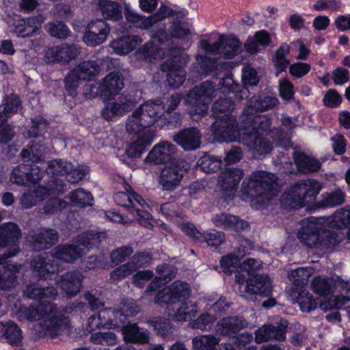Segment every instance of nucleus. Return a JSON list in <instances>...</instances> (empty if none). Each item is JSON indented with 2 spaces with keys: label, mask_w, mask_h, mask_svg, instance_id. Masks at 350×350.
Masks as SVG:
<instances>
[{
  "label": "nucleus",
  "mask_w": 350,
  "mask_h": 350,
  "mask_svg": "<svg viewBox=\"0 0 350 350\" xmlns=\"http://www.w3.org/2000/svg\"><path fill=\"white\" fill-rule=\"evenodd\" d=\"M199 312L196 304L192 301L183 302L177 310L172 315V319L176 321H190Z\"/></svg>",
  "instance_id": "obj_43"
},
{
  "label": "nucleus",
  "mask_w": 350,
  "mask_h": 350,
  "mask_svg": "<svg viewBox=\"0 0 350 350\" xmlns=\"http://www.w3.org/2000/svg\"><path fill=\"white\" fill-rule=\"evenodd\" d=\"M244 172L238 167H227L222 170L217 178V185L226 196L233 197L237 192Z\"/></svg>",
  "instance_id": "obj_13"
},
{
  "label": "nucleus",
  "mask_w": 350,
  "mask_h": 350,
  "mask_svg": "<svg viewBox=\"0 0 350 350\" xmlns=\"http://www.w3.org/2000/svg\"><path fill=\"white\" fill-rule=\"evenodd\" d=\"M99 9L105 18L117 21L122 18V7L117 2L108 0L100 1Z\"/></svg>",
  "instance_id": "obj_45"
},
{
  "label": "nucleus",
  "mask_w": 350,
  "mask_h": 350,
  "mask_svg": "<svg viewBox=\"0 0 350 350\" xmlns=\"http://www.w3.org/2000/svg\"><path fill=\"white\" fill-rule=\"evenodd\" d=\"M40 26V23L37 16L21 19L14 25L13 33L17 37H30L38 29Z\"/></svg>",
  "instance_id": "obj_38"
},
{
  "label": "nucleus",
  "mask_w": 350,
  "mask_h": 350,
  "mask_svg": "<svg viewBox=\"0 0 350 350\" xmlns=\"http://www.w3.org/2000/svg\"><path fill=\"white\" fill-rule=\"evenodd\" d=\"M123 188L125 191L116 192L113 195V200L116 204L128 208L131 212L135 211L138 216V221L141 225L149 224L151 218L148 209L149 205L146 200L132 187L124 181Z\"/></svg>",
  "instance_id": "obj_7"
},
{
  "label": "nucleus",
  "mask_w": 350,
  "mask_h": 350,
  "mask_svg": "<svg viewBox=\"0 0 350 350\" xmlns=\"http://www.w3.org/2000/svg\"><path fill=\"white\" fill-rule=\"evenodd\" d=\"M297 302L301 310L306 312L314 310L319 304L317 299H314L312 295L308 291H301L299 293L297 297Z\"/></svg>",
  "instance_id": "obj_61"
},
{
  "label": "nucleus",
  "mask_w": 350,
  "mask_h": 350,
  "mask_svg": "<svg viewBox=\"0 0 350 350\" xmlns=\"http://www.w3.org/2000/svg\"><path fill=\"white\" fill-rule=\"evenodd\" d=\"M345 193L340 189L331 192H325L321 195V200L318 202L321 208L334 207L345 202Z\"/></svg>",
  "instance_id": "obj_46"
},
{
  "label": "nucleus",
  "mask_w": 350,
  "mask_h": 350,
  "mask_svg": "<svg viewBox=\"0 0 350 350\" xmlns=\"http://www.w3.org/2000/svg\"><path fill=\"white\" fill-rule=\"evenodd\" d=\"M278 178L266 171L253 172L242 183L241 192L245 200L258 204L259 208L267 206L278 196Z\"/></svg>",
  "instance_id": "obj_4"
},
{
  "label": "nucleus",
  "mask_w": 350,
  "mask_h": 350,
  "mask_svg": "<svg viewBox=\"0 0 350 350\" xmlns=\"http://www.w3.org/2000/svg\"><path fill=\"white\" fill-rule=\"evenodd\" d=\"M27 239L32 250L39 252L55 245L58 241L59 236L56 230L42 228L32 231Z\"/></svg>",
  "instance_id": "obj_14"
},
{
  "label": "nucleus",
  "mask_w": 350,
  "mask_h": 350,
  "mask_svg": "<svg viewBox=\"0 0 350 350\" xmlns=\"http://www.w3.org/2000/svg\"><path fill=\"white\" fill-rule=\"evenodd\" d=\"M176 149L175 145L168 142H163L154 146L148 153L146 160L154 164L169 162L172 159Z\"/></svg>",
  "instance_id": "obj_26"
},
{
  "label": "nucleus",
  "mask_w": 350,
  "mask_h": 350,
  "mask_svg": "<svg viewBox=\"0 0 350 350\" xmlns=\"http://www.w3.org/2000/svg\"><path fill=\"white\" fill-rule=\"evenodd\" d=\"M279 100L273 96L262 94L252 97L247 106L244 109V114L248 115L250 112H263L277 107Z\"/></svg>",
  "instance_id": "obj_30"
},
{
  "label": "nucleus",
  "mask_w": 350,
  "mask_h": 350,
  "mask_svg": "<svg viewBox=\"0 0 350 350\" xmlns=\"http://www.w3.org/2000/svg\"><path fill=\"white\" fill-rule=\"evenodd\" d=\"M185 170L176 165L165 167L160 176L159 183L165 191H174L183 179Z\"/></svg>",
  "instance_id": "obj_24"
},
{
  "label": "nucleus",
  "mask_w": 350,
  "mask_h": 350,
  "mask_svg": "<svg viewBox=\"0 0 350 350\" xmlns=\"http://www.w3.org/2000/svg\"><path fill=\"white\" fill-rule=\"evenodd\" d=\"M151 326L153 327L157 335L163 338L172 335L174 330V326L167 319L157 317L149 321Z\"/></svg>",
  "instance_id": "obj_58"
},
{
  "label": "nucleus",
  "mask_w": 350,
  "mask_h": 350,
  "mask_svg": "<svg viewBox=\"0 0 350 350\" xmlns=\"http://www.w3.org/2000/svg\"><path fill=\"white\" fill-rule=\"evenodd\" d=\"M46 29L51 36L58 39H66L70 34V31L66 24L59 21L47 23Z\"/></svg>",
  "instance_id": "obj_60"
},
{
  "label": "nucleus",
  "mask_w": 350,
  "mask_h": 350,
  "mask_svg": "<svg viewBox=\"0 0 350 350\" xmlns=\"http://www.w3.org/2000/svg\"><path fill=\"white\" fill-rule=\"evenodd\" d=\"M134 102L126 96H120L117 100L106 103L102 111V117L106 120H112L116 117L122 116L134 107Z\"/></svg>",
  "instance_id": "obj_19"
},
{
  "label": "nucleus",
  "mask_w": 350,
  "mask_h": 350,
  "mask_svg": "<svg viewBox=\"0 0 350 350\" xmlns=\"http://www.w3.org/2000/svg\"><path fill=\"white\" fill-rule=\"evenodd\" d=\"M88 28V31L84 33L83 40L87 45L91 46L103 43L110 32L109 25L101 19L90 22Z\"/></svg>",
  "instance_id": "obj_18"
},
{
  "label": "nucleus",
  "mask_w": 350,
  "mask_h": 350,
  "mask_svg": "<svg viewBox=\"0 0 350 350\" xmlns=\"http://www.w3.org/2000/svg\"><path fill=\"white\" fill-rule=\"evenodd\" d=\"M1 326V332L2 336L10 345H19L22 342V331L18 325L12 321L5 323L0 322Z\"/></svg>",
  "instance_id": "obj_42"
},
{
  "label": "nucleus",
  "mask_w": 350,
  "mask_h": 350,
  "mask_svg": "<svg viewBox=\"0 0 350 350\" xmlns=\"http://www.w3.org/2000/svg\"><path fill=\"white\" fill-rule=\"evenodd\" d=\"M200 44L205 52L215 53L221 51L226 59H232L241 51V43L238 39L226 38L224 35H219L217 41L213 44L206 39H202Z\"/></svg>",
  "instance_id": "obj_10"
},
{
  "label": "nucleus",
  "mask_w": 350,
  "mask_h": 350,
  "mask_svg": "<svg viewBox=\"0 0 350 350\" xmlns=\"http://www.w3.org/2000/svg\"><path fill=\"white\" fill-rule=\"evenodd\" d=\"M190 294L191 288L187 282L176 280L157 293L155 303L162 306L180 302L187 299Z\"/></svg>",
  "instance_id": "obj_11"
},
{
  "label": "nucleus",
  "mask_w": 350,
  "mask_h": 350,
  "mask_svg": "<svg viewBox=\"0 0 350 350\" xmlns=\"http://www.w3.org/2000/svg\"><path fill=\"white\" fill-rule=\"evenodd\" d=\"M312 273V269L310 267H299L291 270L288 276L290 281L296 286H303L308 280Z\"/></svg>",
  "instance_id": "obj_54"
},
{
  "label": "nucleus",
  "mask_w": 350,
  "mask_h": 350,
  "mask_svg": "<svg viewBox=\"0 0 350 350\" xmlns=\"http://www.w3.org/2000/svg\"><path fill=\"white\" fill-rule=\"evenodd\" d=\"M0 107L7 116L10 118L13 114L17 113L22 109V100L16 94H7L3 97Z\"/></svg>",
  "instance_id": "obj_49"
},
{
  "label": "nucleus",
  "mask_w": 350,
  "mask_h": 350,
  "mask_svg": "<svg viewBox=\"0 0 350 350\" xmlns=\"http://www.w3.org/2000/svg\"><path fill=\"white\" fill-rule=\"evenodd\" d=\"M271 120L268 115H257L254 112H250L248 115H246L243 111L241 115V122L243 126L246 130L251 128L252 132L269 131L271 125Z\"/></svg>",
  "instance_id": "obj_29"
},
{
  "label": "nucleus",
  "mask_w": 350,
  "mask_h": 350,
  "mask_svg": "<svg viewBox=\"0 0 350 350\" xmlns=\"http://www.w3.org/2000/svg\"><path fill=\"white\" fill-rule=\"evenodd\" d=\"M23 293L27 297L40 301V303L46 302V299L54 300L58 295L57 291L54 286H42L37 282L27 285Z\"/></svg>",
  "instance_id": "obj_27"
},
{
  "label": "nucleus",
  "mask_w": 350,
  "mask_h": 350,
  "mask_svg": "<svg viewBox=\"0 0 350 350\" xmlns=\"http://www.w3.org/2000/svg\"><path fill=\"white\" fill-rule=\"evenodd\" d=\"M215 92V85L209 81H204L199 86L194 87L187 94L189 103H197L199 100L210 102Z\"/></svg>",
  "instance_id": "obj_36"
},
{
  "label": "nucleus",
  "mask_w": 350,
  "mask_h": 350,
  "mask_svg": "<svg viewBox=\"0 0 350 350\" xmlns=\"http://www.w3.org/2000/svg\"><path fill=\"white\" fill-rule=\"evenodd\" d=\"M219 339L213 335H199L192 339L194 350H214Z\"/></svg>",
  "instance_id": "obj_53"
},
{
  "label": "nucleus",
  "mask_w": 350,
  "mask_h": 350,
  "mask_svg": "<svg viewBox=\"0 0 350 350\" xmlns=\"http://www.w3.org/2000/svg\"><path fill=\"white\" fill-rule=\"evenodd\" d=\"M31 126L27 131L30 138L42 139L41 135L46 132L48 122L41 116H36L31 119Z\"/></svg>",
  "instance_id": "obj_57"
},
{
  "label": "nucleus",
  "mask_w": 350,
  "mask_h": 350,
  "mask_svg": "<svg viewBox=\"0 0 350 350\" xmlns=\"http://www.w3.org/2000/svg\"><path fill=\"white\" fill-rule=\"evenodd\" d=\"M124 16L126 21L141 29H148L153 26L151 16H145L130 8L129 4L124 5Z\"/></svg>",
  "instance_id": "obj_40"
},
{
  "label": "nucleus",
  "mask_w": 350,
  "mask_h": 350,
  "mask_svg": "<svg viewBox=\"0 0 350 350\" xmlns=\"http://www.w3.org/2000/svg\"><path fill=\"white\" fill-rule=\"evenodd\" d=\"M211 129L214 139L219 142H230L241 138L237 118L232 115L217 119Z\"/></svg>",
  "instance_id": "obj_9"
},
{
  "label": "nucleus",
  "mask_w": 350,
  "mask_h": 350,
  "mask_svg": "<svg viewBox=\"0 0 350 350\" xmlns=\"http://www.w3.org/2000/svg\"><path fill=\"white\" fill-rule=\"evenodd\" d=\"M141 42L138 36H123L111 42L110 46L116 54L126 55L134 50Z\"/></svg>",
  "instance_id": "obj_35"
},
{
  "label": "nucleus",
  "mask_w": 350,
  "mask_h": 350,
  "mask_svg": "<svg viewBox=\"0 0 350 350\" xmlns=\"http://www.w3.org/2000/svg\"><path fill=\"white\" fill-rule=\"evenodd\" d=\"M48 151L44 139L35 138L21 151V155L23 162L37 163L43 160Z\"/></svg>",
  "instance_id": "obj_25"
},
{
  "label": "nucleus",
  "mask_w": 350,
  "mask_h": 350,
  "mask_svg": "<svg viewBox=\"0 0 350 350\" xmlns=\"http://www.w3.org/2000/svg\"><path fill=\"white\" fill-rule=\"evenodd\" d=\"M152 142L153 139L151 137L141 136L126 148L125 152L129 158H138L146 150Z\"/></svg>",
  "instance_id": "obj_48"
},
{
  "label": "nucleus",
  "mask_w": 350,
  "mask_h": 350,
  "mask_svg": "<svg viewBox=\"0 0 350 350\" xmlns=\"http://www.w3.org/2000/svg\"><path fill=\"white\" fill-rule=\"evenodd\" d=\"M298 230L297 238L308 247L319 251L332 250L345 238L342 232L327 229V227L343 229L350 225V211L345 208L338 209L327 217H311L304 219Z\"/></svg>",
  "instance_id": "obj_1"
},
{
  "label": "nucleus",
  "mask_w": 350,
  "mask_h": 350,
  "mask_svg": "<svg viewBox=\"0 0 350 350\" xmlns=\"http://www.w3.org/2000/svg\"><path fill=\"white\" fill-rule=\"evenodd\" d=\"M21 230L16 224L5 222L0 225V248H8V252L0 254V290L10 291L16 288L25 271L23 264L10 260L21 252Z\"/></svg>",
  "instance_id": "obj_2"
},
{
  "label": "nucleus",
  "mask_w": 350,
  "mask_h": 350,
  "mask_svg": "<svg viewBox=\"0 0 350 350\" xmlns=\"http://www.w3.org/2000/svg\"><path fill=\"white\" fill-rule=\"evenodd\" d=\"M46 189L43 186H39L34 190L24 192L21 197L20 202L23 208H29L44 199Z\"/></svg>",
  "instance_id": "obj_44"
},
{
  "label": "nucleus",
  "mask_w": 350,
  "mask_h": 350,
  "mask_svg": "<svg viewBox=\"0 0 350 350\" xmlns=\"http://www.w3.org/2000/svg\"><path fill=\"white\" fill-rule=\"evenodd\" d=\"M240 257L234 254H229L220 260V265L224 273L231 274L240 269Z\"/></svg>",
  "instance_id": "obj_64"
},
{
  "label": "nucleus",
  "mask_w": 350,
  "mask_h": 350,
  "mask_svg": "<svg viewBox=\"0 0 350 350\" xmlns=\"http://www.w3.org/2000/svg\"><path fill=\"white\" fill-rule=\"evenodd\" d=\"M202 135L200 131L191 127L179 131L174 137V140L185 150H195L200 147Z\"/></svg>",
  "instance_id": "obj_23"
},
{
  "label": "nucleus",
  "mask_w": 350,
  "mask_h": 350,
  "mask_svg": "<svg viewBox=\"0 0 350 350\" xmlns=\"http://www.w3.org/2000/svg\"><path fill=\"white\" fill-rule=\"evenodd\" d=\"M100 234L93 231H86L80 234L77 240L76 244L81 248L85 249V254L91 248L98 245L100 242Z\"/></svg>",
  "instance_id": "obj_52"
},
{
  "label": "nucleus",
  "mask_w": 350,
  "mask_h": 350,
  "mask_svg": "<svg viewBox=\"0 0 350 350\" xmlns=\"http://www.w3.org/2000/svg\"><path fill=\"white\" fill-rule=\"evenodd\" d=\"M245 292L250 295L269 297L272 293L270 278L266 275H256L247 278Z\"/></svg>",
  "instance_id": "obj_22"
},
{
  "label": "nucleus",
  "mask_w": 350,
  "mask_h": 350,
  "mask_svg": "<svg viewBox=\"0 0 350 350\" xmlns=\"http://www.w3.org/2000/svg\"><path fill=\"white\" fill-rule=\"evenodd\" d=\"M69 198L74 206L80 208L92 205L93 197L91 193L81 188L71 192Z\"/></svg>",
  "instance_id": "obj_56"
},
{
  "label": "nucleus",
  "mask_w": 350,
  "mask_h": 350,
  "mask_svg": "<svg viewBox=\"0 0 350 350\" xmlns=\"http://www.w3.org/2000/svg\"><path fill=\"white\" fill-rule=\"evenodd\" d=\"M221 165L222 160L221 157L204 153L198 159L196 163V168L206 174H211L219 171Z\"/></svg>",
  "instance_id": "obj_41"
},
{
  "label": "nucleus",
  "mask_w": 350,
  "mask_h": 350,
  "mask_svg": "<svg viewBox=\"0 0 350 350\" xmlns=\"http://www.w3.org/2000/svg\"><path fill=\"white\" fill-rule=\"evenodd\" d=\"M234 103L229 98H221L213 103L212 111L215 118H226V115H232L230 112L234 109Z\"/></svg>",
  "instance_id": "obj_50"
},
{
  "label": "nucleus",
  "mask_w": 350,
  "mask_h": 350,
  "mask_svg": "<svg viewBox=\"0 0 350 350\" xmlns=\"http://www.w3.org/2000/svg\"><path fill=\"white\" fill-rule=\"evenodd\" d=\"M139 311L140 308L136 303L124 300L120 310H116L113 309V317L118 323H125L127 317L135 315Z\"/></svg>",
  "instance_id": "obj_47"
},
{
  "label": "nucleus",
  "mask_w": 350,
  "mask_h": 350,
  "mask_svg": "<svg viewBox=\"0 0 350 350\" xmlns=\"http://www.w3.org/2000/svg\"><path fill=\"white\" fill-rule=\"evenodd\" d=\"M118 326V321L113 317V309L105 308L100 310L97 314L92 315L88 320L87 329L94 332L105 327Z\"/></svg>",
  "instance_id": "obj_32"
},
{
  "label": "nucleus",
  "mask_w": 350,
  "mask_h": 350,
  "mask_svg": "<svg viewBox=\"0 0 350 350\" xmlns=\"http://www.w3.org/2000/svg\"><path fill=\"white\" fill-rule=\"evenodd\" d=\"M321 189V184L316 180H302L295 183L282 195L281 204L289 208L304 207L315 199Z\"/></svg>",
  "instance_id": "obj_6"
},
{
  "label": "nucleus",
  "mask_w": 350,
  "mask_h": 350,
  "mask_svg": "<svg viewBox=\"0 0 350 350\" xmlns=\"http://www.w3.org/2000/svg\"><path fill=\"white\" fill-rule=\"evenodd\" d=\"M72 170V163L63 159H55L48 162L46 172L53 176H65Z\"/></svg>",
  "instance_id": "obj_59"
},
{
  "label": "nucleus",
  "mask_w": 350,
  "mask_h": 350,
  "mask_svg": "<svg viewBox=\"0 0 350 350\" xmlns=\"http://www.w3.org/2000/svg\"><path fill=\"white\" fill-rule=\"evenodd\" d=\"M51 256L57 262L73 263L85 255V249L75 244H60L51 252Z\"/></svg>",
  "instance_id": "obj_20"
},
{
  "label": "nucleus",
  "mask_w": 350,
  "mask_h": 350,
  "mask_svg": "<svg viewBox=\"0 0 350 350\" xmlns=\"http://www.w3.org/2000/svg\"><path fill=\"white\" fill-rule=\"evenodd\" d=\"M248 323L241 317H228L223 318L216 325L217 333L226 336H234L243 328L247 327Z\"/></svg>",
  "instance_id": "obj_28"
},
{
  "label": "nucleus",
  "mask_w": 350,
  "mask_h": 350,
  "mask_svg": "<svg viewBox=\"0 0 350 350\" xmlns=\"http://www.w3.org/2000/svg\"><path fill=\"white\" fill-rule=\"evenodd\" d=\"M124 77L116 72H109L100 83L102 94L105 98L118 94L124 88Z\"/></svg>",
  "instance_id": "obj_31"
},
{
  "label": "nucleus",
  "mask_w": 350,
  "mask_h": 350,
  "mask_svg": "<svg viewBox=\"0 0 350 350\" xmlns=\"http://www.w3.org/2000/svg\"><path fill=\"white\" fill-rule=\"evenodd\" d=\"M240 142L249 148L250 151L258 155H267L273 149L271 142L258 132L243 133Z\"/></svg>",
  "instance_id": "obj_16"
},
{
  "label": "nucleus",
  "mask_w": 350,
  "mask_h": 350,
  "mask_svg": "<svg viewBox=\"0 0 350 350\" xmlns=\"http://www.w3.org/2000/svg\"><path fill=\"white\" fill-rule=\"evenodd\" d=\"M10 180L11 183L18 185H29L28 165L22 164L14 167L11 172Z\"/></svg>",
  "instance_id": "obj_62"
},
{
  "label": "nucleus",
  "mask_w": 350,
  "mask_h": 350,
  "mask_svg": "<svg viewBox=\"0 0 350 350\" xmlns=\"http://www.w3.org/2000/svg\"><path fill=\"white\" fill-rule=\"evenodd\" d=\"M71 70L81 81H90L99 73L100 67L96 61L87 60L77 64Z\"/></svg>",
  "instance_id": "obj_39"
},
{
  "label": "nucleus",
  "mask_w": 350,
  "mask_h": 350,
  "mask_svg": "<svg viewBox=\"0 0 350 350\" xmlns=\"http://www.w3.org/2000/svg\"><path fill=\"white\" fill-rule=\"evenodd\" d=\"M212 221L215 226L225 230L239 232L249 228V224L240 219L237 216L228 213H221L215 215Z\"/></svg>",
  "instance_id": "obj_33"
},
{
  "label": "nucleus",
  "mask_w": 350,
  "mask_h": 350,
  "mask_svg": "<svg viewBox=\"0 0 350 350\" xmlns=\"http://www.w3.org/2000/svg\"><path fill=\"white\" fill-rule=\"evenodd\" d=\"M23 316L29 321L52 316L34 326L36 334L40 338H54L60 335L68 327L69 319L64 315L68 313V308H59L52 302H42L37 306H30L22 310Z\"/></svg>",
  "instance_id": "obj_3"
},
{
  "label": "nucleus",
  "mask_w": 350,
  "mask_h": 350,
  "mask_svg": "<svg viewBox=\"0 0 350 350\" xmlns=\"http://www.w3.org/2000/svg\"><path fill=\"white\" fill-rule=\"evenodd\" d=\"M83 274L78 271H68L62 275L57 284L68 297H75L82 287Z\"/></svg>",
  "instance_id": "obj_21"
},
{
  "label": "nucleus",
  "mask_w": 350,
  "mask_h": 350,
  "mask_svg": "<svg viewBox=\"0 0 350 350\" xmlns=\"http://www.w3.org/2000/svg\"><path fill=\"white\" fill-rule=\"evenodd\" d=\"M187 14L186 10H182V11H176L171 8H170L168 6L165 5H161L159 8L158 9L157 12L150 15L152 18V21L153 25L157 23V22L161 21L163 18H165L167 17L170 16H180V17H185Z\"/></svg>",
  "instance_id": "obj_63"
},
{
  "label": "nucleus",
  "mask_w": 350,
  "mask_h": 350,
  "mask_svg": "<svg viewBox=\"0 0 350 350\" xmlns=\"http://www.w3.org/2000/svg\"><path fill=\"white\" fill-rule=\"evenodd\" d=\"M32 273L37 277L46 280L61 271V266L51 256V252L33 257L30 261Z\"/></svg>",
  "instance_id": "obj_12"
},
{
  "label": "nucleus",
  "mask_w": 350,
  "mask_h": 350,
  "mask_svg": "<svg viewBox=\"0 0 350 350\" xmlns=\"http://www.w3.org/2000/svg\"><path fill=\"white\" fill-rule=\"evenodd\" d=\"M164 107V103L161 99L150 100L140 105L128 116L126 131L131 135H139L163 116Z\"/></svg>",
  "instance_id": "obj_5"
},
{
  "label": "nucleus",
  "mask_w": 350,
  "mask_h": 350,
  "mask_svg": "<svg viewBox=\"0 0 350 350\" xmlns=\"http://www.w3.org/2000/svg\"><path fill=\"white\" fill-rule=\"evenodd\" d=\"M293 159L298 171L304 174L317 172L321 166L318 159L304 152H295Z\"/></svg>",
  "instance_id": "obj_37"
},
{
  "label": "nucleus",
  "mask_w": 350,
  "mask_h": 350,
  "mask_svg": "<svg viewBox=\"0 0 350 350\" xmlns=\"http://www.w3.org/2000/svg\"><path fill=\"white\" fill-rule=\"evenodd\" d=\"M189 60L187 55L179 54L161 64L160 69L167 72V81L170 87L177 88L183 85L186 77V72L183 68Z\"/></svg>",
  "instance_id": "obj_8"
},
{
  "label": "nucleus",
  "mask_w": 350,
  "mask_h": 350,
  "mask_svg": "<svg viewBox=\"0 0 350 350\" xmlns=\"http://www.w3.org/2000/svg\"><path fill=\"white\" fill-rule=\"evenodd\" d=\"M121 332L126 342L144 345L149 341L148 330L139 327L135 323L123 325Z\"/></svg>",
  "instance_id": "obj_34"
},
{
  "label": "nucleus",
  "mask_w": 350,
  "mask_h": 350,
  "mask_svg": "<svg viewBox=\"0 0 350 350\" xmlns=\"http://www.w3.org/2000/svg\"><path fill=\"white\" fill-rule=\"evenodd\" d=\"M198 65L194 66L198 77H206L214 70L216 66V59L206 55H198L196 56Z\"/></svg>",
  "instance_id": "obj_51"
},
{
  "label": "nucleus",
  "mask_w": 350,
  "mask_h": 350,
  "mask_svg": "<svg viewBox=\"0 0 350 350\" xmlns=\"http://www.w3.org/2000/svg\"><path fill=\"white\" fill-rule=\"evenodd\" d=\"M81 53L80 47L75 44H62L59 46L48 47L45 51V58L50 63H68L75 59Z\"/></svg>",
  "instance_id": "obj_15"
},
{
  "label": "nucleus",
  "mask_w": 350,
  "mask_h": 350,
  "mask_svg": "<svg viewBox=\"0 0 350 350\" xmlns=\"http://www.w3.org/2000/svg\"><path fill=\"white\" fill-rule=\"evenodd\" d=\"M332 282L327 278L317 276L314 278L311 282L312 291L320 296L329 295L332 292Z\"/></svg>",
  "instance_id": "obj_55"
},
{
  "label": "nucleus",
  "mask_w": 350,
  "mask_h": 350,
  "mask_svg": "<svg viewBox=\"0 0 350 350\" xmlns=\"http://www.w3.org/2000/svg\"><path fill=\"white\" fill-rule=\"evenodd\" d=\"M288 322L281 319L275 325L266 324L258 329L255 332V340L258 343L269 340L272 338L282 341L286 338V332Z\"/></svg>",
  "instance_id": "obj_17"
}]
</instances>
